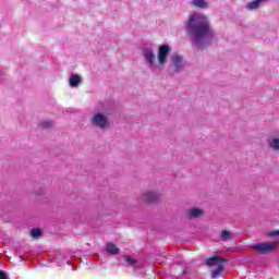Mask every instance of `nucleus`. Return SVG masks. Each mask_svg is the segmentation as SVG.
<instances>
[{"label": "nucleus", "instance_id": "nucleus-1", "mask_svg": "<svg viewBox=\"0 0 279 279\" xmlns=\"http://www.w3.org/2000/svg\"><path fill=\"white\" fill-rule=\"evenodd\" d=\"M184 29L187 34L189 41L195 49H208L216 32L208 16L201 13H193L184 23Z\"/></svg>", "mask_w": 279, "mask_h": 279}, {"label": "nucleus", "instance_id": "nucleus-2", "mask_svg": "<svg viewBox=\"0 0 279 279\" xmlns=\"http://www.w3.org/2000/svg\"><path fill=\"white\" fill-rule=\"evenodd\" d=\"M117 110V104L114 101H108L104 105V113L95 112L90 119L92 125L98 128V130H106L110 128V119L108 116L112 114Z\"/></svg>", "mask_w": 279, "mask_h": 279}, {"label": "nucleus", "instance_id": "nucleus-3", "mask_svg": "<svg viewBox=\"0 0 279 279\" xmlns=\"http://www.w3.org/2000/svg\"><path fill=\"white\" fill-rule=\"evenodd\" d=\"M142 56L145 60L146 66H148L150 71H156V69H158V63L156 62V52L151 46H142Z\"/></svg>", "mask_w": 279, "mask_h": 279}, {"label": "nucleus", "instance_id": "nucleus-4", "mask_svg": "<svg viewBox=\"0 0 279 279\" xmlns=\"http://www.w3.org/2000/svg\"><path fill=\"white\" fill-rule=\"evenodd\" d=\"M225 263L226 258L219 256L210 257L206 260V265L208 267H217V269L211 272V277L214 279L221 278V276H223V269H226V266L223 265Z\"/></svg>", "mask_w": 279, "mask_h": 279}, {"label": "nucleus", "instance_id": "nucleus-5", "mask_svg": "<svg viewBox=\"0 0 279 279\" xmlns=\"http://www.w3.org/2000/svg\"><path fill=\"white\" fill-rule=\"evenodd\" d=\"M184 71V57L180 54H172L168 65L169 75H178Z\"/></svg>", "mask_w": 279, "mask_h": 279}, {"label": "nucleus", "instance_id": "nucleus-6", "mask_svg": "<svg viewBox=\"0 0 279 279\" xmlns=\"http://www.w3.org/2000/svg\"><path fill=\"white\" fill-rule=\"evenodd\" d=\"M169 53H171V46L169 44H163L159 46L158 52H157V60L159 64V69H165L167 66V60L169 58Z\"/></svg>", "mask_w": 279, "mask_h": 279}, {"label": "nucleus", "instance_id": "nucleus-7", "mask_svg": "<svg viewBox=\"0 0 279 279\" xmlns=\"http://www.w3.org/2000/svg\"><path fill=\"white\" fill-rule=\"evenodd\" d=\"M251 250H255V252H258V254L267 255L269 252H274L276 250V245L271 242H260L257 244L251 245Z\"/></svg>", "mask_w": 279, "mask_h": 279}, {"label": "nucleus", "instance_id": "nucleus-8", "mask_svg": "<svg viewBox=\"0 0 279 279\" xmlns=\"http://www.w3.org/2000/svg\"><path fill=\"white\" fill-rule=\"evenodd\" d=\"M143 202L146 204H156L160 202V194L154 193V192H148L142 196Z\"/></svg>", "mask_w": 279, "mask_h": 279}, {"label": "nucleus", "instance_id": "nucleus-9", "mask_svg": "<svg viewBox=\"0 0 279 279\" xmlns=\"http://www.w3.org/2000/svg\"><path fill=\"white\" fill-rule=\"evenodd\" d=\"M189 4L198 10H206L208 8V1L206 0H191Z\"/></svg>", "mask_w": 279, "mask_h": 279}, {"label": "nucleus", "instance_id": "nucleus-10", "mask_svg": "<svg viewBox=\"0 0 279 279\" xmlns=\"http://www.w3.org/2000/svg\"><path fill=\"white\" fill-rule=\"evenodd\" d=\"M202 215H204V209L202 208L193 207L187 210L189 219H197V217H202Z\"/></svg>", "mask_w": 279, "mask_h": 279}, {"label": "nucleus", "instance_id": "nucleus-11", "mask_svg": "<svg viewBox=\"0 0 279 279\" xmlns=\"http://www.w3.org/2000/svg\"><path fill=\"white\" fill-rule=\"evenodd\" d=\"M106 252H108V254H111L112 256H117V254H119L120 250H119V247H117V244H114L112 242H108L106 245Z\"/></svg>", "mask_w": 279, "mask_h": 279}, {"label": "nucleus", "instance_id": "nucleus-12", "mask_svg": "<svg viewBox=\"0 0 279 279\" xmlns=\"http://www.w3.org/2000/svg\"><path fill=\"white\" fill-rule=\"evenodd\" d=\"M80 84H82V76L72 74L70 76V86L72 88H77V86H80Z\"/></svg>", "mask_w": 279, "mask_h": 279}, {"label": "nucleus", "instance_id": "nucleus-13", "mask_svg": "<svg viewBox=\"0 0 279 279\" xmlns=\"http://www.w3.org/2000/svg\"><path fill=\"white\" fill-rule=\"evenodd\" d=\"M265 1L267 0H254L253 2H248L246 4V9L248 10H258V8H260V3H265Z\"/></svg>", "mask_w": 279, "mask_h": 279}, {"label": "nucleus", "instance_id": "nucleus-14", "mask_svg": "<svg viewBox=\"0 0 279 279\" xmlns=\"http://www.w3.org/2000/svg\"><path fill=\"white\" fill-rule=\"evenodd\" d=\"M234 239V234L228 230H225L220 234V241H232Z\"/></svg>", "mask_w": 279, "mask_h": 279}, {"label": "nucleus", "instance_id": "nucleus-15", "mask_svg": "<svg viewBox=\"0 0 279 279\" xmlns=\"http://www.w3.org/2000/svg\"><path fill=\"white\" fill-rule=\"evenodd\" d=\"M124 260H125V263L131 265V267H136V265H138V260H136L135 258H133L132 256H129V255H124Z\"/></svg>", "mask_w": 279, "mask_h": 279}, {"label": "nucleus", "instance_id": "nucleus-16", "mask_svg": "<svg viewBox=\"0 0 279 279\" xmlns=\"http://www.w3.org/2000/svg\"><path fill=\"white\" fill-rule=\"evenodd\" d=\"M31 236L33 239H39V236H43V229L35 228L31 231Z\"/></svg>", "mask_w": 279, "mask_h": 279}, {"label": "nucleus", "instance_id": "nucleus-17", "mask_svg": "<svg viewBox=\"0 0 279 279\" xmlns=\"http://www.w3.org/2000/svg\"><path fill=\"white\" fill-rule=\"evenodd\" d=\"M43 128H45L46 130H49V128H52L53 122L52 121H44L40 124Z\"/></svg>", "mask_w": 279, "mask_h": 279}, {"label": "nucleus", "instance_id": "nucleus-18", "mask_svg": "<svg viewBox=\"0 0 279 279\" xmlns=\"http://www.w3.org/2000/svg\"><path fill=\"white\" fill-rule=\"evenodd\" d=\"M267 236H270L272 239H279V231L268 232Z\"/></svg>", "mask_w": 279, "mask_h": 279}, {"label": "nucleus", "instance_id": "nucleus-19", "mask_svg": "<svg viewBox=\"0 0 279 279\" xmlns=\"http://www.w3.org/2000/svg\"><path fill=\"white\" fill-rule=\"evenodd\" d=\"M0 279H8V274L4 270H0Z\"/></svg>", "mask_w": 279, "mask_h": 279}, {"label": "nucleus", "instance_id": "nucleus-20", "mask_svg": "<svg viewBox=\"0 0 279 279\" xmlns=\"http://www.w3.org/2000/svg\"><path fill=\"white\" fill-rule=\"evenodd\" d=\"M186 274H189V270H183V276H186Z\"/></svg>", "mask_w": 279, "mask_h": 279}]
</instances>
